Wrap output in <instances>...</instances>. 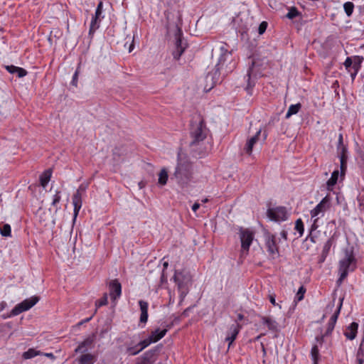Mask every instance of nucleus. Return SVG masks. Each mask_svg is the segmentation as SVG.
Segmentation results:
<instances>
[{
    "label": "nucleus",
    "mask_w": 364,
    "mask_h": 364,
    "mask_svg": "<svg viewBox=\"0 0 364 364\" xmlns=\"http://www.w3.org/2000/svg\"><path fill=\"white\" fill-rule=\"evenodd\" d=\"M95 361V355L91 353L82 354L77 358L78 364H93Z\"/></svg>",
    "instance_id": "nucleus-24"
},
{
    "label": "nucleus",
    "mask_w": 364,
    "mask_h": 364,
    "mask_svg": "<svg viewBox=\"0 0 364 364\" xmlns=\"http://www.w3.org/2000/svg\"><path fill=\"white\" fill-rule=\"evenodd\" d=\"M299 11L295 7H291L289 10V12L287 14L286 16L289 19H292L299 16Z\"/></svg>",
    "instance_id": "nucleus-37"
},
{
    "label": "nucleus",
    "mask_w": 364,
    "mask_h": 364,
    "mask_svg": "<svg viewBox=\"0 0 364 364\" xmlns=\"http://www.w3.org/2000/svg\"><path fill=\"white\" fill-rule=\"evenodd\" d=\"M38 301H39V297L37 296H33L29 299H25L22 302L18 304L12 309L10 314L8 315L7 316H4V318L17 316L23 311H28L31 308H32Z\"/></svg>",
    "instance_id": "nucleus-5"
},
{
    "label": "nucleus",
    "mask_w": 364,
    "mask_h": 364,
    "mask_svg": "<svg viewBox=\"0 0 364 364\" xmlns=\"http://www.w3.org/2000/svg\"><path fill=\"white\" fill-rule=\"evenodd\" d=\"M41 354L40 351L36 350L33 348H30L27 351L24 352L23 353V358L24 359H30L32 358H34L36 355H38Z\"/></svg>",
    "instance_id": "nucleus-31"
},
{
    "label": "nucleus",
    "mask_w": 364,
    "mask_h": 364,
    "mask_svg": "<svg viewBox=\"0 0 364 364\" xmlns=\"http://www.w3.org/2000/svg\"><path fill=\"white\" fill-rule=\"evenodd\" d=\"M281 236L284 239V240H287V231L285 230H282L281 232Z\"/></svg>",
    "instance_id": "nucleus-60"
},
{
    "label": "nucleus",
    "mask_w": 364,
    "mask_h": 364,
    "mask_svg": "<svg viewBox=\"0 0 364 364\" xmlns=\"http://www.w3.org/2000/svg\"><path fill=\"white\" fill-rule=\"evenodd\" d=\"M16 70H17V71H16V74L19 77H24L27 74V71L25 69L22 68H19L18 67V69H16Z\"/></svg>",
    "instance_id": "nucleus-44"
},
{
    "label": "nucleus",
    "mask_w": 364,
    "mask_h": 364,
    "mask_svg": "<svg viewBox=\"0 0 364 364\" xmlns=\"http://www.w3.org/2000/svg\"><path fill=\"white\" fill-rule=\"evenodd\" d=\"M333 240L332 238L328 239L326 242L324 244L323 247V255H327L332 246Z\"/></svg>",
    "instance_id": "nucleus-39"
},
{
    "label": "nucleus",
    "mask_w": 364,
    "mask_h": 364,
    "mask_svg": "<svg viewBox=\"0 0 364 364\" xmlns=\"http://www.w3.org/2000/svg\"><path fill=\"white\" fill-rule=\"evenodd\" d=\"M355 58L358 59V63H353L352 68L354 70L353 73L350 74L352 80H355V77L358 72V70L360 67V63L362 62L363 58H360L359 56H355Z\"/></svg>",
    "instance_id": "nucleus-32"
},
{
    "label": "nucleus",
    "mask_w": 364,
    "mask_h": 364,
    "mask_svg": "<svg viewBox=\"0 0 364 364\" xmlns=\"http://www.w3.org/2000/svg\"><path fill=\"white\" fill-rule=\"evenodd\" d=\"M231 52L228 51L225 45L215 46L212 50V59L216 62V70L214 75L223 68L225 62L230 60Z\"/></svg>",
    "instance_id": "nucleus-4"
},
{
    "label": "nucleus",
    "mask_w": 364,
    "mask_h": 364,
    "mask_svg": "<svg viewBox=\"0 0 364 364\" xmlns=\"http://www.w3.org/2000/svg\"><path fill=\"white\" fill-rule=\"evenodd\" d=\"M301 107V105L300 103H297L296 105H291L289 107V109L286 114V118H289L291 115L296 114L299 111Z\"/></svg>",
    "instance_id": "nucleus-29"
},
{
    "label": "nucleus",
    "mask_w": 364,
    "mask_h": 364,
    "mask_svg": "<svg viewBox=\"0 0 364 364\" xmlns=\"http://www.w3.org/2000/svg\"><path fill=\"white\" fill-rule=\"evenodd\" d=\"M343 64L346 69H349L351 66L353 67V62H352V59L350 57H348L346 59Z\"/></svg>",
    "instance_id": "nucleus-48"
},
{
    "label": "nucleus",
    "mask_w": 364,
    "mask_h": 364,
    "mask_svg": "<svg viewBox=\"0 0 364 364\" xmlns=\"http://www.w3.org/2000/svg\"><path fill=\"white\" fill-rule=\"evenodd\" d=\"M243 318H244V316L242 314H238V316H237L238 320L241 321L243 319Z\"/></svg>",
    "instance_id": "nucleus-63"
},
{
    "label": "nucleus",
    "mask_w": 364,
    "mask_h": 364,
    "mask_svg": "<svg viewBox=\"0 0 364 364\" xmlns=\"http://www.w3.org/2000/svg\"><path fill=\"white\" fill-rule=\"evenodd\" d=\"M339 172L338 170H335L332 174L331 178L326 182L327 188L328 190H331L332 188L336 184L338 178Z\"/></svg>",
    "instance_id": "nucleus-25"
},
{
    "label": "nucleus",
    "mask_w": 364,
    "mask_h": 364,
    "mask_svg": "<svg viewBox=\"0 0 364 364\" xmlns=\"http://www.w3.org/2000/svg\"><path fill=\"white\" fill-rule=\"evenodd\" d=\"M92 316H90V317H89V318H85V319H84V320H82V321H81L80 322H79V323H77V325H78V326H81V325H82L83 323H87V322L90 321L92 319Z\"/></svg>",
    "instance_id": "nucleus-55"
},
{
    "label": "nucleus",
    "mask_w": 364,
    "mask_h": 364,
    "mask_svg": "<svg viewBox=\"0 0 364 364\" xmlns=\"http://www.w3.org/2000/svg\"><path fill=\"white\" fill-rule=\"evenodd\" d=\"M73 204L74 205V220L82 207V195L81 193H75L73 197Z\"/></svg>",
    "instance_id": "nucleus-21"
},
{
    "label": "nucleus",
    "mask_w": 364,
    "mask_h": 364,
    "mask_svg": "<svg viewBox=\"0 0 364 364\" xmlns=\"http://www.w3.org/2000/svg\"><path fill=\"white\" fill-rule=\"evenodd\" d=\"M295 229L299 232V236H302L304 231V227L303 221L301 218H299L296 220L295 223Z\"/></svg>",
    "instance_id": "nucleus-35"
},
{
    "label": "nucleus",
    "mask_w": 364,
    "mask_h": 364,
    "mask_svg": "<svg viewBox=\"0 0 364 364\" xmlns=\"http://www.w3.org/2000/svg\"><path fill=\"white\" fill-rule=\"evenodd\" d=\"M337 149L338 156L340 159H343V156L344 159H348V149L343 143V138H339Z\"/></svg>",
    "instance_id": "nucleus-23"
},
{
    "label": "nucleus",
    "mask_w": 364,
    "mask_h": 364,
    "mask_svg": "<svg viewBox=\"0 0 364 364\" xmlns=\"http://www.w3.org/2000/svg\"><path fill=\"white\" fill-rule=\"evenodd\" d=\"M318 220V218H316L314 220L313 224H312L311 228V231L315 230H316L318 228V225H317Z\"/></svg>",
    "instance_id": "nucleus-52"
},
{
    "label": "nucleus",
    "mask_w": 364,
    "mask_h": 364,
    "mask_svg": "<svg viewBox=\"0 0 364 364\" xmlns=\"http://www.w3.org/2000/svg\"><path fill=\"white\" fill-rule=\"evenodd\" d=\"M306 292V289L304 288V286H301L297 293H296V297L298 301H301L303 299H304V294Z\"/></svg>",
    "instance_id": "nucleus-41"
},
{
    "label": "nucleus",
    "mask_w": 364,
    "mask_h": 364,
    "mask_svg": "<svg viewBox=\"0 0 364 364\" xmlns=\"http://www.w3.org/2000/svg\"><path fill=\"white\" fill-rule=\"evenodd\" d=\"M164 331V329L163 330H159V329H156L154 331H152L151 335L149 336L150 338H152L154 337L156 338L157 336H159L162 332Z\"/></svg>",
    "instance_id": "nucleus-49"
},
{
    "label": "nucleus",
    "mask_w": 364,
    "mask_h": 364,
    "mask_svg": "<svg viewBox=\"0 0 364 364\" xmlns=\"http://www.w3.org/2000/svg\"><path fill=\"white\" fill-rule=\"evenodd\" d=\"M140 351H141L139 349H136V347H130V348H127V352L130 354V355H136L137 353H139Z\"/></svg>",
    "instance_id": "nucleus-46"
},
{
    "label": "nucleus",
    "mask_w": 364,
    "mask_h": 364,
    "mask_svg": "<svg viewBox=\"0 0 364 364\" xmlns=\"http://www.w3.org/2000/svg\"><path fill=\"white\" fill-rule=\"evenodd\" d=\"M258 138H250L247 140L243 151L250 155L254 145L257 143Z\"/></svg>",
    "instance_id": "nucleus-26"
},
{
    "label": "nucleus",
    "mask_w": 364,
    "mask_h": 364,
    "mask_svg": "<svg viewBox=\"0 0 364 364\" xmlns=\"http://www.w3.org/2000/svg\"><path fill=\"white\" fill-rule=\"evenodd\" d=\"M98 17L93 16L90 23V34L94 33L99 28Z\"/></svg>",
    "instance_id": "nucleus-34"
},
{
    "label": "nucleus",
    "mask_w": 364,
    "mask_h": 364,
    "mask_svg": "<svg viewBox=\"0 0 364 364\" xmlns=\"http://www.w3.org/2000/svg\"><path fill=\"white\" fill-rule=\"evenodd\" d=\"M6 306V303L5 301L1 302L0 303V311H3Z\"/></svg>",
    "instance_id": "nucleus-59"
},
{
    "label": "nucleus",
    "mask_w": 364,
    "mask_h": 364,
    "mask_svg": "<svg viewBox=\"0 0 364 364\" xmlns=\"http://www.w3.org/2000/svg\"><path fill=\"white\" fill-rule=\"evenodd\" d=\"M210 77L212 80L214 78V77L213 76V75L208 74V75H207V77H206V78H207V80H208Z\"/></svg>",
    "instance_id": "nucleus-64"
},
{
    "label": "nucleus",
    "mask_w": 364,
    "mask_h": 364,
    "mask_svg": "<svg viewBox=\"0 0 364 364\" xmlns=\"http://www.w3.org/2000/svg\"><path fill=\"white\" fill-rule=\"evenodd\" d=\"M0 233L3 237H11V226L9 224H4L0 228Z\"/></svg>",
    "instance_id": "nucleus-33"
},
{
    "label": "nucleus",
    "mask_w": 364,
    "mask_h": 364,
    "mask_svg": "<svg viewBox=\"0 0 364 364\" xmlns=\"http://www.w3.org/2000/svg\"><path fill=\"white\" fill-rule=\"evenodd\" d=\"M356 358H364V344L361 342L356 354Z\"/></svg>",
    "instance_id": "nucleus-42"
},
{
    "label": "nucleus",
    "mask_w": 364,
    "mask_h": 364,
    "mask_svg": "<svg viewBox=\"0 0 364 364\" xmlns=\"http://www.w3.org/2000/svg\"><path fill=\"white\" fill-rule=\"evenodd\" d=\"M358 323L356 322L351 323L345 330L344 336L349 340H354L358 333Z\"/></svg>",
    "instance_id": "nucleus-16"
},
{
    "label": "nucleus",
    "mask_w": 364,
    "mask_h": 364,
    "mask_svg": "<svg viewBox=\"0 0 364 364\" xmlns=\"http://www.w3.org/2000/svg\"><path fill=\"white\" fill-rule=\"evenodd\" d=\"M181 36L182 31L180 28L176 26V32H175V46L176 49L173 51V58L176 60L179 59L181 55L183 54L186 49V46L182 45L181 41Z\"/></svg>",
    "instance_id": "nucleus-10"
},
{
    "label": "nucleus",
    "mask_w": 364,
    "mask_h": 364,
    "mask_svg": "<svg viewBox=\"0 0 364 364\" xmlns=\"http://www.w3.org/2000/svg\"><path fill=\"white\" fill-rule=\"evenodd\" d=\"M173 281L177 285L180 293V297L183 299L188 293V287L191 284V275L185 270L176 271L173 275Z\"/></svg>",
    "instance_id": "nucleus-3"
},
{
    "label": "nucleus",
    "mask_w": 364,
    "mask_h": 364,
    "mask_svg": "<svg viewBox=\"0 0 364 364\" xmlns=\"http://www.w3.org/2000/svg\"><path fill=\"white\" fill-rule=\"evenodd\" d=\"M267 215L271 220L274 221H284L288 218V213L284 207L270 208L267 211Z\"/></svg>",
    "instance_id": "nucleus-9"
},
{
    "label": "nucleus",
    "mask_w": 364,
    "mask_h": 364,
    "mask_svg": "<svg viewBox=\"0 0 364 364\" xmlns=\"http://www.w3.org/2000/svg\"><path fill=\"white\" fill-rule=\"evenodd\" d=\"M85 191V187L83 186V185H80L78 189L77 190L76 193H81V195L83 192Z\"/></svg>",
    "instance_id": "nucleus-57"
},
{
    "label": "nucleus",
    "mask_w": 364,
    "mask_h": 364,
    "mask_svg": "<svg viewBox=\"0 0 364 364\" xmlns=\"http://www.w3.org/2000/svg\"><path fill=\"white\" fill-rule=\"evenodd\" d=\"M199 208L200 204L198 203H195L192 206V210L193 212H196Z\"/></svg>",
    "instance_id": "nucleus-56"
},
{
    "label": "nucleus",
    "mask_w": 364,
    "mask_h": 364,
    "mask_svg": "<svg viewBox=\"0 0 364 364\" xmlns=\"http://www.w3.org/2000/svg\"><path fill=\"white\" fill-rule=\"evenodd\" d=\"M129 38L131 39V38ZM134 36H133V37L132 38V43L129 45V48H128V49H129V53H130V52H132V51L133 50L134 48Z\"/></svg>",
    "instance_id": "nucleus-58"
},
{
    "label": "nucleus",
    "mask_w": 364,
    "mask_h": 364,
    "mask_svg": "<svg viewBox=\"0 0 364 364\" xmlns=\"http://www.w3.org/2000/svg\"><path fill=\"white\" fill-rule=\"evenodd\" d=\"M343 8L346 15L350 16L353 11L354 5L352 2H346L343 5Z\"/></svg>",
    "instance_id": "nucleus-36"
},
{
    "label": "nucleus",
    "mask_w": 364,
    "mask_h": 364,
    "mask_svg": "<svg viewBox=\"0 0 364 364\" xmlns=\"http://www.w3.org/2000/svg\"><path fill=\"white\" fill-rule=\"evenodd\" d=\"M194 173L193 164L188 160L178 154V162L171 179L176 180L181 188L187 187L192 181Z\"/></svg>",
    "instance_id": "nucleus-1"
},
{
    "label": "nucleus",
    "mask_w": 364,
    "mask_h": 364,
    "mask_svg": "<svg viewBox=\"0 0 364 364\" xmlns=\"http://www.w3.org/2000/svg\"><path fill=\"white\" fill-rule=\"evenodd\" d=\"M190 132L191 136L198 137L202 135H206L204 132L203 119L200 115L198 114L193 117L191 123Z\"/></svg>",
    "instance_id": "nucleus-6"
},
{
    "label": "nucleus",
    "mask_w": 364,
    "mask_h": 364,
    "mask_svg": "<svg viewBox=\"0 0 364 364\" xmlns=\"http://www.w3.org/2000/svg\"><path fill=\"white\" fill-rule=\"evenodd\" d=\"M51 177V171L50 169L46 170L43 173L40 177L41 184L43 187H46Z\"/></svg>",
    "instance_id": "nucleus-27"
},
{
    "label": "nucleus",
    "mask_w": 364,
    "mask_h": 364,
    "mask_svg": "<svg viewBox=\"0 0 364 364\" xmlns=\"http://www.w3.org/2000/svg\"><path fill=\"white\" fill-rule=\"evenodd\" d=\"M109 295L112 299L115 300L119 298L122 294V286L117 279H114L109 282Z\"/></svg>",
    "instance_id": "nucleus-14"
},
{
    "label": "nucleus",
    "mask_w": 364,
    "mask_h": 364,
    "mask_svg": "<svg viewBox=\"0 0 364 364\" xmlns=\"http://www.w3.org/2000/svg\"><path fill=\"white\" fill-rule=\"evenodd\" d=\"M205 138H195L190 144L191 150L195 152L202 153L203 150L204 139Z\"/></svg>",
    "instance_id": "nucleus-22"
},
{
    "label": "nucleus",
    "mask_w": 364,
    "mask_h": 364,
    "mask_svg": "<svg viewBox=\"0 0 364 364\" xmlns=\"http://www.w3.org/2000/svg\"><path fill=\"white\" fill-rule=\"evenodd\" d=\"M241 328V326L235 323L232 324L228 332V335L225 338V341L229 342L228 347L230 346L231 343L235 340L237 334L239 333Z\"/></svg>",
    "instance_id": "nucleus-15"
},
{
    "label": "nucleus",
    "mask_w": 364,
    "mask_h": 364,
    "mask_svg": "<svg viewBox=\"0 0 364 364\" xmlns=\"http://www.w3.org/2000/svg\"><path fill=\"white\" fill-rule=\"evenodd\" d=\"M240 238L241 241L242 252L247 253L254 239V233L248 229L240 228Z\"/></svg>",
    "instance_id": "nucleus-7"
},
{
    "label": "nucleus",
    "mask_w": 364,
    "mask_h": 364,
    "mask_svg": "<svg viewBox=\"0 0 364 364\" xmlns=\"http://www.w3.org/2000/svg\"><path fill=\"white\" fill-rule=\"evenodd\" d=\"M261 323L266 326L269 331H277L278 323L269 316H259Z\"/></svg>",
    "instance_id": "nucleus-17"
},
{
    "label": "nucleus",
    "mask_w": 364,
    "mask_h": 364,
    "mask_svg": "<svg viewBox=\"0 0 364 364\" xmlns=\"http://www.w3.org/2000/svg\"><path fill=\"white\" fill-rule=\"evenodd\" d=\"M168 171L166 168H162L159 173V183L161 186L166 184L168 181Z\"/></svg>",
    "instance_id": "nucleus-28"
},
{
    "label": "nucleus",
    "mask_w": 364,
    "mask_h": 364,
    "mask_svg": "<svg viewBox=\"0 0 364 364\" xmlns=\"http://www.w3.org/2000/svg\"><path fill=\"white\" fill-rule=\"evenodd\" d=\"M18 67H16V66H14V65H8L6 67V70L10 73H16V71L17 70L16 69H18Z\"/></svg>",
    "instance_id": "nucleus-50"
},
{
    "label": "nucleus",
    "mask_w": 364,
    "mask_h": 364,
    "mask_svg": "<svg viewBox=\"0 0 364 364\" xmlns=\"http://www.w3.org/2000/svg\"><path fill=\"white\" fill-rule=\"evenodd\" d=\"M267 23L266 21H262L259 26V28H258L259 33L262 34L263 33H264V31L267 29Z\"/></svg>",
    "instance_id": "nucleus-43"
},
{
    "label": "nucleus",
    "mask_w": 364,
    "mask_h": 364,
    "mask_svg": "<svg viewBox=\"0 0 364 364\" xmlns=\"http://www.w3.org/2000/svg\"><path fill=\"white\" fill-rule=\"evenodd\" d=\"M44 355H45V356L50 358L52 359L55 358V356H54V355L52 353H46Z\"/></svg>",
    "instance_id": "nucleus-61"
},
{
    "label": "nucleus",
    "mask_w": 364,
    "mask_h": 364,
    "mask_svg": "<svg viewBox=\"0 0 364 364\" xmlns=\"http://www.w3.org/2000/svg\"><path fill=\"white\" fill-rule=\"evenodd\" d=\"M154 356V352L148 350L138 358V361L136 364H153L155 361Z\"/></svg>",
    "instance_id": "nucleus-18"
},
{
    "label": "nucleus",
    "mask_w": 364,
    "mask_h": 364,
    "mask_svg": "<svg viewBox=\"0 0 364 364\" xmlns=\"http://www.w3.org/2000/svg\"><path fill=\"white\" fill-rule=\"evenodd\" d=\"M342 304H343V299L341 300V302L339 304V306H338L337 310L332 315V316L331 317V318L328 323V326H327L326 331L325 333L323 334L325 336H330L333 330L334 329L336 323L337 321L338 315L340 314V311H341V309L342 307Z\"/></svg>",
    "instance_id": "nucleus-13"
},
{
    "label": "nucleus",
    "mask_w": 364,
    "mask_h": 364,
    "mask_svg": "<svg viewBox=\"0 0 364 364\" xmlns=\"http://www.w3.org/2000/svg\"><path fill=\"white\" fill-rule=\"evenodd\" d=\"M60 196L59 194V192H57L54 196L52 201L53 205H56L60 200Z\"/></svg>",
    "instance_id": "nucleus-45"
},
{
    "label": "nucleus",
    "mask_w": 364,
    "mask_h": 364,
    "mask_svg": "<svg viewBox=\"0 0 364 364\" xmlns=\"http://www.w3.org/2000/svg\"><path fill=\"white\" fill-rule=\"evenodd\" d=\"M345 257L339 262V274L340 277L337 281L338 285H340L344 279L346 278L348 274V271L353 270L355 267L356 259L355 258L353 251L352 249H346L344 250Z\"/></svg>",
    "instance_id": "nucleus-2"
},
{
    "label": "nucleus",
    "mask_w": 364,
    "mask_h": 364,
    "mask_svg": "<svg viewBox=\"0 0 364 364\" xmlns=\"http://www.w3.org/2000/svg\"><path fill=\"white\" fill-rule=\"evenodd\" d=\"M139 304L140 306L141 315L139 321L140 323H146L148 320V306L149 304L146 301L140 300L139 301Z\"/></svg>",
    "instance_id": "nucleus-19"
},
{
    "label": "nucleus",
    "mask_w": 364,
    "mask_h": 364,
    "mask_svg": "<svg viewBox=\"0 0 364 364\" xmlns=\"http://www.w3.org/2000/svg\"><path fill=\"white\" fill-rule=\"evenodd\" d=\"M102 3L100 2L96 9L95 16H97L99 18L100 16L102 14Z\"/></svg>",
    "instance_id": "nucleus-47"
},
{
    "label": "nucleus",
    "mask_w": 364,
    "mask_h": 364,
    "mask_svg": "<svg viewBox=\"0 0 364 364\" xmlns=\"http://www.w3.org/2000/svg\"><path fill=\"white\" fill-rule=\"evenodd\" d=\"M311 355L313 360V364H318L319 360V351L316 345L314 346L311 350Z\"/></svg>",
    "instance_id": "nucleus-30"
},
{
    "label": "nucleus",
    "mask_w": 364,
    "mask_h": 364,
    "mask_svg": "<svg viewBox=\"0 0 364 364\" xmlns=\"http://www.w3.org/2000/svg\"><path fill=\"white\" fill-rule=\"evenodd\" d=\"M347 161L348 159H344V158L343 157V159H340V162H341V176H343L345 175V173H346V171L347 169Z\"/></svg>",
    "instance_id": "nucleus-40"
},
{
    "label": "nucleus",
    "mask_w": 364,
    "mask_h": 364,
    "mask_svg": "<svg viewBox=\"0 0 364 364\" xmlns=\"http://www.w3.org/2000/svg\"><path fill=\"white\" fill-rule=\"evenodd\" d=\"M107 295L105 294L104 296L99 300H97L95 303V306L97 308L105 306L107 304Z\"/></svg>",
    "instance_id": "nucleus-38"
},
{
    "label": "nucleus",
    "mask_w": 364,
    "mask_h": 364,
    "mask_svg": "<svg viewBox=\"0 0 364 364\" xmlns=\"http://www.w3.org/2000/svg\"><path fill=\"white\" fill-rule=\"evenodd\" d=\"M358 364H363L364 358H356Z\"/></svg>",
    "instance_id": "nucleus-62"
},
{
    "label": "nucleus",
    "mask_w": 364,
    "mask_h": 364,
    "mask_svg": "<svg viewBox=\"0 0 364 364\" xmlns=\"http://www.w3.org/2000/svg\"><path fill=\"white\" fill-rule=\"evenodd\" d=\"M78 73H79V70H78V68L76 70L74 75H73V81H72V84L75 86H77V75H78Z\"/></svg>",
    "instance_id": "nucleus-51"
},
{
    "label": "nucleus",
    "mask_w": 364,
    "mask_h": 364,
    "mask_svg": "<svg viewBox=\"0 0 364 364\" xmlns=\"http://www.w3.org/2000/svg\"><path fill=\"white\" fill-rule=\"evenodd\" d=\"M96 336L95 333L87 337L83 341H82L78 346L75 348V353H85L87 351L89 348L92 347L95 342Z\"/></svg>",
    "instance_id": "nucleus-12"
},
{
    "label": "nucleus",
    "mask_w": 364,
    "mask_h": 364,
    "mask_svg": "<svg viewBox=\"0 0 364 364\" xmlns=\"http://www.w3.org/2000/svg\"><path fill=\"white\" fill-rule=\"evenodd\" d=\"M269 301L274 306H277L278 304L276 303L275 296L274 295H269Z\"/></svg>",
    "instance_id": "nucleus-53"
},
{
    "label": "nucleus",
    "mask_w": 364,
    "mask_h": 364,
    "mask_svg": "<svg viewBox=\"0 0 364 364\" xmlns=\"http://www.w3.org/2000/svg\"><path fill=\"white\" fill-rule=\"evenodd\" d=\"M324 337H326V336L323 334V335L317 336L316 338V341L321 344L323 343Z\"/></svg>",
    "instance_id": "nucleus-54"
},
{
    "label": "nucleus",
    "mask_w": 364,
    "mask_h": 364,
    "mask_svg": "<svg viewBox=\"0 0 364 364\" xmlns=\"http://www.w3.org/2000/svg\"><path fill=\"white\" fill-rule=\"evenodd\" d=\"M330 208V198L328 196L324 197L321 201L311 210V218L317 217L319 214L323 213Z\"/></svg>",
    "instance_id": "nucleus-11"
},
{
    "label": "nucleus",
    "mask_w": 364,
    "mask_h": 364,
    "mask_svg": "<svg viewBox=\"0 0 364 364\" xmlns=\"http://www.w3.org/2000/svg\"><path fill=\"white\" fill-rule=\"evenodd\" d=\"M166 332H167V330L164 329V331L159 336H157L154 338V337L152 338H150V337H149L147 339H144V341H141V342H139L138 346H140V350H142L146 347L149 346L151 343L157 342L158 341L161 339L166 335Z\"/></svg>",
    "instance_id": "nucleus-20"
},
{
    "label": "nucleus",
    "mask_w": 364,
    "mask_h": 364,
    "mask_svg": "<svg viewBox=\"0 0 364 364\" xmlns=\"http://www.w3.org/2000/svg\"><path fill=\"white\" fill-rule=\"evenodd\" d=\"M265 245L267 252L272 259L279 257V249L276 242L275 235L267 233L265 235Z\"/></svg>",
    "instance_id": "nucleus-8"
}]
</instances>
